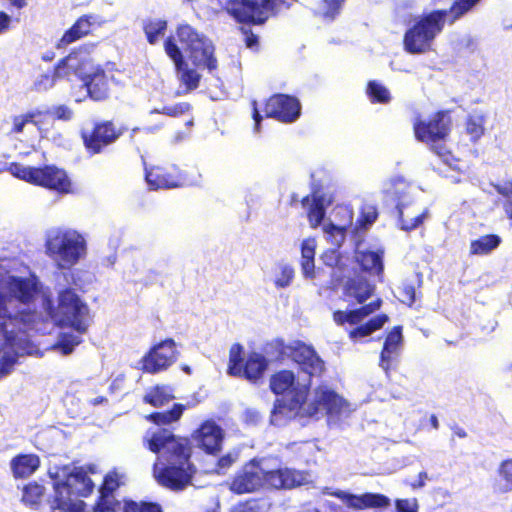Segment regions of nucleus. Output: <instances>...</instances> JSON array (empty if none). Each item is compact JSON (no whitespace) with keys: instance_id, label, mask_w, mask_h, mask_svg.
I'll list each match as a JSON object with an SVG mask.
<instances>
[{"instance_id":"nucleus-1","label":"nucleus","mask_w":512,"mask_h":512,"mask_svg":"<svg viewBox=\"0 0 512 512\" xmlns=\"http://www.w3.org/2000/svg\"><path fill=\"white\" fill-rule=\"evenodd\" d=\"M145 447L155 453H162L166 464L153 465V474L157 482L174 491L184 489L192 481L195 472L191 463L192 447L186 437L175 436L167 428L148 430L143 437Z\"/></svg>"},{"instance_id":"nucleus-2","label":"nucleus","mask_w":512,"mask_h":512,"mask_svg":"<svg viewBox=\"0 0 512 512\" xmlns=\"http://www.w3.org/2000/svg\"><path fill=\"white\" fill-rule=\"evenodd\" d=\"M302 472L291 468L264 470L261 460L253 458L244 463L229 483V490L237 495L253 493L262 488L292 489L303 484Z\"/></svg>"},{"instance_id":"nucleus-3","label":"nucleus","mask_w":512,"mask_h":512,"mask_svg":"<svg viewBox=\"0 0 512 512\" xmlns=\"http://www.w3.org/2000/svg\"><path fill=\"white\" fill-rule=\"evenodd\" d=\"M269 388L275 395L290 394L287 401L276 399L270 415L272 424H279L290 413L299 414L310 393V382L306 385L298 383L296 374L289 369H282L270 376Z\"/></svg>"},{"instance_id":"nucleus-4","label":"nucleus","mask_w":512,"mask_h":512,"mask_svg":"<svg viewBox=\"0 0 512 512\" xmlns=\"http://www.w3.org/2000/svg\"><path fill=\"white\" fill-rule=\"evenodd\" d=\"M7 170L16 178L34 186L54 191L60 195L73 192V185L67 172L54 164L39 167L23 166L18 162H11Z\"/></svg>"},{"instance_id":"nucleus-5","label":"nucleus","mask_w":512,"mask_h":512,"mask_svg":"<svg viewBox=\"0 0 512 512\" xmlns=\"http://www.w3.org/2000/svg\"><path fill=\"white\" fill-rule=\"evenodd\" d=\"M45 252L59 269H70L86 252L83 236L76 230L57 228L45 240Z\"/></svg>"},{"instance_id":"nucleus-6","label":"nucleus","mask_w":512,"mask_h":512,"mask_svg":"<svg viewBox=\"0 0 512 512\" xmlns=\"http://www.w3.org/2000/svg\"><path fill=\"white\" fill-rule=\"evenodd\" d=\"M452 120L447 111H436L428 119L417 118L413 122L416 140L428 145L429 149L444 160H448L451 152L446 141L451 133Z\"/></svg>"},{"instance_id":"nucleus-7","label":"nucleus","mask_w":512,"mask_h":512,"mask_svg":"<svg viewBox=\"0 0 512 512\" xmlns=\"http://www.w3.org/2000/svg\"><path fill=\"white\" fill-rule=\"evenodd\" d=\"M178 41L187 52L193 66L210 72L218 67L213 43L189 24H179L175 31Z\"/></svg>"},{"instance_id":"nucleus-8","label":"nucleus","mask_w":512,"mask_h":512,"mask_svg":"<svg viewBox=\"0 0 512 512\" xmlns=\"http://www.w3.org/2000/svg\"><path fill=\"white\" fill-rule=\"evenodd\" d=\"M127 131V126L113 119H100L93 121L90 128L81 129L79 136L86 153L94 156L115 145Z\"/></svg>"},{"instance_id":"nucleus-9","label":"nucleus","mask_w":512,"mask_h":512,"mask_svg":"<svg viewBox=\"0 0 512 512\" xmlns=\"http://www.w3.org/2000/svg\"><path fill=\"white\" fill-rule=\"evenodd\" d=\"M243 346L235 343L230 347L227 373L230 376L247 380L251 384H258L262 381L268 369L269 361L259 352H249L243 357Z\"/></svg>"},{"instance_id":"nucleus-10","label":"nucleus","mask_w":512,"mask_h":512,"mask_svg":"<svg viewBox=\"0 0 512 512\" xmlns=\"http://www.w3.org/2000/svg\"><path fill=\"white\" fill-rule=\"evenodd\" d=\"M58 309L62 320L80 334L89 327L87 318L89 307L83 302L73 288L67 287L58 293Z\"/></svg>"},{"instance_id":"nucleus-11","label":"nucleus","mask_w":512,"mask_h":512,"mask_svg":"<svg viewBox=\"0 0 512 512\" xmlns=\"http://www.w3.org/2000/svg\"><path fill=\"white\" fill-rule=\"evenodd\" d=\"M178 356L176 342L172 338H166L151 346L142 356L139 369L143 373L155 375L170 368Z\"/></svg>"},{"instance_id":"nucleus-12","label":"nucleus","mask_w":512,"mask_h":512,"mask_svg":"<svg viewBox=\"0 0 512 512\" xmlns=\"http://www.w3.org/2000/svg\"><path fill=\"white\" fill-rule=\"evenodd\" d=\"M286 349L288 357L302 373L308 375L309 380L313 377H321L325 372V362L312 345L297 340Z\"/></svg>"},{"instance_id":"nucleus-13","label":"nucleus","mask_w":512,"mask_h":512,"mask_svg":"<svg viewBox=\"0 0 512 512\" xmlns=\"http://www.w3.org/2000/svg\"><path fill=\"white\" fill-rule=\"evenodd\" d=\"M262 0H226L223 11L239 25H263L269 15L263 11Z\"/></svg>"},{"instance_id":"nucleus-14","label":"nucleus","mask_w":512,"mask_h":512,"mask_svg":"<svg viewBox=\"0 0 512 512\" xmlns=\"http://www.w3.org/2000/svg\"><path fill=\"white\" fill-rule=\"evenodd\" d=\"M265 117L273 118L282 123H293L301 115L299 100L287 94H273L264 102Z\"/></svg>"},{"instance_id":"nucleus-15","label":"nucleus","mask_w":512,"mask_h":512,"mask_svg":"<svg viewBox=\"0 0 512 512\" xmlns=\"http://www.w3.org/2000/svg\"><path fill=\"white\" fill-rule=\"evenodd\" d=\"M145 180L151 190H166L183 186L185 175L177 165L165 163L146 168Z\"/></svg>"},{"instance_id":"nucleus-16","label":"nucleus","mask_w":512,"mask_h":512,"mask_svg":"<svg viewBox=\"0 0 512 512\" xmlns=\"http://www.w3.org/2000/svg\"><path fill=\"white\" fill-rule=\"evenodd\" d=\"M163 46L166 55L174 63L180 82L188 91L197 89L200 84L201 75L197 72V68L188 67V64L184 60L183 53L176 43L175 37L172 35L168 36L164 40Z\"/></svg>"},{"instance_id":"nucleus-17","label":"nucleus","mask_w":512,"mask_h":512,"mask_svg":"<svg viewBox=\"0 0 512 512\" xmlns=\"http://www.w3.org/2000/svg\"><path fill=\"white\" fill-rule=\"evenodd\" d=\"M82 82L88 97L95 102L108 100L112 95L115 84L114 76L101 67H97L92 73L84 75Z\"/></svg>"},{"instance_id":"nucleus-18","label":"nucleus","mask_w":512,"mask_h":512,"mask_svg":"<svg viewBox=\"0 0 512 512\" xmlns=\"http://www.w3.org/2000/svg\"><path fill=\"white\" fill-rule=\"evenodd\" d=\"M121 475L116 470L109 471L99 488V496L94 505L95 512H119L123 502L114 497V492L121 486Z\"/></svg>"},{"instance_id":"nucleus-19","label":"nucleus","mask_w":512,"mask_h":512,"mask_svg":"<svg viewBox=\"0 0 512 512\" xmlns=\"http://www.w3.org/2000/svg\"><path fill=\"white\" fill-rule=\"evenodd\" d=\"M330 495L341 500L346 507L356 511L386 508L390 505V499L381 493L366 492L356 495L343 490H335Z\"/></svg>"},{"instance_id":"nucleus-20","label":"nucleus","mask_w":512,"mask_h":512,"mask_svg":"<svg viewBox=\"0 0 512 512\" xmlns=\"http://www.w3.org/2000/svg\"><path fill=\"white\" fill-rule=\"evenodd\" d=\"M224 435L222 427L214 420L208 419L200 424L193 438L206 454L217 455L222 449Z\"/></svg>"},{"instance_id":"nucleus-21","label":"nucleus","mask_w":512,"mask_h":512,"mask_svg":"<svg viewBox=\"0 0 512 512\" xmlns=\"http://www.w3.org/2000/svg\"><path fill=\"white\" fill-rule=\"evenodd\" d=\"M38 279L35 275L30 277L9 276L6 280V289L8 296L14 298L21 304H30L34 301L39 287Z\"/></svg>"},{"instance_id":"nucleus-22","label":"nucleus","mask_w":512,"mask_h":512,"mask_svg":"<svg viewBox=\"0 0 512 512\" xmlns=\"http://www.w3.org/2000/svg\"><path fill=\"white\" fill-rule=\"evenodd\" d=\"M48 512H84L85 503L74 500L59 480L53 482V494L47 496Z\"/></svg>"},{"instance_id":"nucleus-23","label":"nucleus","mask_w":512,"mask_h":512,"mask_svg":"<svg viewBox=\"0 0 512 512\" xmlns=\"http://www.w3.org/2000/svg\"><path fill=\"white\" fill-rule=\"evenodd\" d=\"M72 497H88L94 491V482L83 469L76 467L64 479L59 480Z\"/></svg>"},{"instance_id":"nucleus-24","label":"nucleus","mask_w":512,"mask_h":512,"mask_svg":"<svg viewBox=\"0 0 512 512\" xmlns=\"http://www.w3.org/2000/svg\"><path fill=\"white\" fill-rule=\"evenodd\" d=\"M96 24L98 23L95 16L91 14H84L80 16L74 24L64 32L57 43V47H65L90 35Z\"/></svg>"},{"instance_id":"nucleus-25","label":"nucleus","mask_w":512,"mask_h":512,"mask_svg":"<svg viewBox=\"0 0 512 512\" xmlns=\"http://www.w3.org/2000/svg\"><path fill=\"white\" fill-rule=\"evenodd\" d=\"M319 406H322L327 414L337 416L348 406V403L334 390L325 387L316 390L315 403L310 414L316 413Z\"/></svg>"},{"instance_id":"nucleus-26","label":"nucleus","mask_w":512,"mask_h":512,"mask_svg":"<svg viewBox=\"0 0 512 512\" xmlns=\"http://www.w3.org/2000/svg\"><path fill=\"white\" fill-rule=\"evenodd\" d=\"M374 292V286L363 277L350 278L344 287V295L353 300V304H363Z\"/></svg>"},{"instance_id":"nucleus-27","label":"nucleus","mask_w":512,"mask_h":512,"mask_svg":"<svg viewBox=\"0 0 512 512\" xmlns=\"http://www.w3.org/2000/svg\"><path fill=\"white\" fill-rule=\"evenodd\" d=\"M40 467L38 455L18 454L10 461V468L15 479H24L31 476Z\"/></svg>"},{"instance_id":"nucleus-28","label":"nucleus","mask_w":512,"mask_h":512,"mask_svg":"<svg viewBox=\"0 0 512 512\" xmlns=\"http://www.w3.org/2000/svg\"><path fill=\"white\" fill-rule=\"evenodd\" d=\"M402 343V327L395 326L387 334L382 351L380 353V366L388 371L391 368L393 355L398 351Z\"/></svg>"},{"instance_id":"nucleus-29","label":"nucleus","mask_w":512,"mask_h":512,"mask_svg":"<svg viewBox=\"0 0 512 512\" xmlns=\"http://www.w3.org/2000/svg\"><path fill=\"white\" fill-rule=\"evenodd\" d=\"M46 488L37 481H30L22 488L21 502L34 510H40L46 504Z\"/></svg>"},{"instance_id":"nucleus-30","label":"nucleus","mask_w":512,"mask_h":512,"mask_svg":"<svg viewBox=\"0 0 512 512\" xmlns=\"http://www.w3.org/2000/svg\"><path fill=\"white\" fill-rule=\"evenodd\" d=\"M311 199V203L307 208V218L311 228L315 229L321 225L326 215V208L324 204V196L318 192H313L311 195H307L302 198L301 203L303 206L308 205Z\"/></svg>"},{"instance_id":"nucleus-31","label":"nucleus","mask_w":512,"mask_h":512,"mask_svg":"<svg viewBox=\"0 0 512 512\" xmlns=\"http://www.w3.org/2000/svg\"><path fill=\"white\" fill-rule=\"evenodd\" d=\"M49 117L48 109H34L30 110L24 114L14 116L12 118V128L11 133L20 134L23 132L26 124H33L36 127L40 128Z\"/></svg>"},{"instance_id":"nucleus-32","label":"nucleus","mask_w":512,"mask_h":512,"mask_svg":"<svg viewBox=\"0 0 512 512\" xmlns=\"http://www.w3.org/2000/svg\"><path fill=\"white\" fill-rule=\"evenodd\" d=\"M388 320L389 318L386 314H378L377 316L369 319L366 323L351 329L348 332V336L352 341L368 337L375 331L380 330Z\"/></svg>"},{"instance_id":"nucleus-33","label":"nucleus","mask_w":512,"mask_h":512,"mask_svg":"<svg viewBox=\"0 0 512 512\" xmlns=\"http://www.w3.org/2000/svg\"><path fill=\"white\" fill-rule=\"evenodd\" d=\"M357 262L363 271L380 275L383 273V253L377 251H360L356 255Z\"/></svg>"},{"instance_id":"nucleus-34","label":"nucleus","mask_w":512,"mask_h":512,"mask_svg":"<svg viewBox=\"0 0 512 512\" xmlns=\"http://www.w3.org/2000/svg\"><path fill=\"white\" fill-rule=\"evenodd\" d=\"M502 239L497 234H486L470 242L469 254L484 256L499 247Z\"/></svg>"},{"instance_id":"nucleus-35","label":"nucleus","mask_w":512,"mask_h":512,"mask_svg":"<svg viewBox=\"0 0 512 512\" xmlns=\"http://www.w3.org/2000/svg\"><path fill=\"white\" fill-rule=\"evenodd\" d=\"M315 250L316 243L312 238L304 239L301 243V268L305 277L314 278L315 276Z\"/></svg>"},{"instance_id":"nucleus-36","label":"nucleus","mask_w":512,"mask_h":512,"mask_svg":"<svg viewBox=\"0 0 512 512\" xmlns=\"http://www.w3.org/2000/svg\"><path fill=\"white\" fill-rule=\"evenodd\" d=\"M185 410V406L181 403H175L171 409L161 412H152L145 416L146 420L158 425H168L173 422L178 421L183 412Z\"/></svg>"},{"instance_id":"nucleus-37","label":"nucleus","mask_w":512,"mask_h":512,"mask_svg":"<svg viewBox=\"0 0 512 512\" xmlns=\"http://www.w3.org/2000/svg\"><path fill=\"white\" fill-rule=\"evenodd\" d=\"M174 399L169 387L164 385H155L151 387L144 395L143 401L153 407H161Z\"/></svg>"},{"instance_id":"nucleus-38","label":"nucleus","mask_w":512,"mask_h":512,"mask_svg":"<svg viewBox=\"0 0 512 512\" xmlns=\"http://www.w3.org/2000/svg\"><path fill=\"white\" fill-rule=\"evenodd\" d=\"M398 211V227L405 231V232H411L415 229H417L419 226H421L425 220V218L428 215V211L424 210L422 213L417 214L416 216L410 217L408 215H405L404 208L405 205L398 204L396 206Z\"/></svg>"},{"instance_id":"nucleus-39","label":"nucleus","mask_w":512,"mask_h":512,"mask_svg":"<svg viewBox=\"0 0 512 512\" xmlns=\"http://www.w3.org/2000/svg\"><path fill=\"white\" fill-rule=\"evenodd\" d=\"M465 132L473 143L485 133V117L479 113L469 114L465 120Z\"/></svg>"},{"instance_id":"nucleus-40","label":"nucleus","mask_w":512,"mask_h":512,"mask_svg":"<svg viewBox=\"0 0 512 512\" xmlns=\"http://www.w3.org/2000/svg\"><path fill=\"white\" fill-rule=\"evenodd\" d=\"M77 62L78 58L74 54H69L62 58L54 67L53 79L69 78V76L76 71Z\"/></svg>"},{"instance_id":"nucleus-41","label":"nucleus","mask_w":512,"mask_h":512,"mask_svg":"<svg viewBox=\"0 0 512 512\" xmlns=\"http://www.w3.org/2000/svg\"><path fill=\"white\" fill-rule=\"evenodd\" d=\"M119 512H163V509L157 502L125 499Z\"/></svg>"},{"instance_id":"nucleus-42","label":"nucleus","mask_w":512,"mask_h":512,"mask_svg":"<svg viewBox=\"0 0 512 512\" xmlns=\"http://www.w3.org/2000/svg\"><path fill=\"white\" fill-rule=\"evenodd\" d=\"M167 29V21L162 19L148 20L143 25V30L149 44L157 43L160 36L164 35Z\"/></svg>"},{"instance_id":"nucleus-43","label":"nucleus","mask_w":512,"mask_h":512,"mask_svg":"<svg viewBox=\"0 0 512 512\" xmlns=\"http://www.w3.org/2000/svg\"><path fill=\"white\" fill-rule=\"evenodd\" d=\"M367 95L372 103L387 104L391 101L389 90L375 80L368 82Z\"/></svg>"},{"instance_id":"nucleus-44","label":"nucleus","mask_w":512,"mask_h":512,"mask_svg":"<svg viewBox=\"0 0 512 512\" xmlns=\"http://www.w3.org/2000/svg\"><path fill=\"white\" fill-rule=\"evenodd\" d=\"M81 342L82 339L79 336L71 333H61L58 341L54 345V348L58 349L63 355H69Z\"/></svg>"},{"instance_id":"nucleus-45","label":"nucleus","mask_w":512,"mask_h":512,"mask_svg":"<svg viewBox=\"0 0 512 512\" xmlns=\"http://www.w3.org/2000/svg\"><path fill=\"white\" fill-rule=\"evenodd\" d=\"M378 209L375 205L364 204L360 209L359 216L357 218V225L362 229H367L371 226L378 218Z\"/></svg>"},{"instance_id":"nucleus-46","label":"nucleus","mask_w":512,"mask_h":512,"mask_svg":"<svg viewBox=\"0 0 512 512\" xmlns=\"http://www.w3.org/2000/svg\"><path fill=\"white\" fill-rule=\"evenodd\" d=\"M495 190L504 198L502 207L507 217L512 220V181L495 185Z\"/></svg>"},{"instance_id":"nucleus-47","label":"nucleus","mask_w":512,"mask_h":512,"mask_svg":"<svg viewBox=\"0 0 512 512\" xmlns=\"http://www.w3.org/2000/svg\"><path fill=\"white\" fill-rule=\"evenodd\" d=\"M192 106L188 102H179L173 105H164L160 109H154L152 112L157 114H163L169 117H180L185 113L189 112Z\"/></svg>"},{"instance_id":"nucleus-48","label":"nucleus","mask_w":512,"mask_h":512,"mask_svg":"<svg viewBox=\"0 0 512 512\" xmlns=\"http://www.w3.org/2000/svg\"><path fill=\"white\" fill-rule=\"evenodd\" d=\"M333 320L339 326H343L346 323L356 325L362 321L356 309L349 311L336 310L333 312Z\"/></svg>"},{"instance_id":"nucleus-49","label":"nucleus","mask_w":512,"mask_h":512,"mask_svg":"<svg viewBox=\"0 0 512 512\" xmlns=\"http://www.w3.org/2000/svg\"><path fill=\"white\" fill-rule=\"evenodd\" d=\"M324 3L323 18L334 20L341 12L346 0H322Z\"/></svg>"},{"instance_id":"nucleus-50","label":"nucleus","mask_w":512,"mask_h":512,"mask_svg":"<svg viewBox=\"0 0 512 512\" xmlns=\"http://www.w3.org/2000/svg\"><path fill=\"white\" fill-rule=\"evenodd\" d=\"M263 11L266 15L276 14L283 9L289 8L294 0H262Z\"/></svg>"},{"instance_id":"nucleus-51","label":"nucleus","mask_w":512,"mask_h":512,"mask_svg":"<svg viewBox=\"0 0 512 512\" xmlns=\"http://www.w3.org/2000/svg\"><path fill=\"white\" fill-rule=\"evenodd\" d=\"M344 256L336 250H331L324 257V263L327 266L335 268L340 274L345 271L346 264L343 261Z\"/></svg>"},{"instance_id":"nucleus-52","label":"nucleus","mask_w":512,"mask_h":512,"mask_svg":"<svg viewBox=\"0 0 512 512\" xmlns=\"http://www.w3.org/2000/svg\"><path fill=\"white\" fill-rule=\"evenodd\" d=\"M47 109L49 111V116L54 120L70 121L74 116L73 110L64 104Z\"/></svg>"},{"instance_id":"nucleus-53","label":"nucleus","mask_w":512,"mask_h":512,"mask_svg":"<svg viewBox=\"0 0 512 512\" xmlns=\"http://www.w3.org/2000/svg\"><path fill=\"white\" fill-rule=\"evenodd\" d=\"M240 32L244 35V43L245 46L253 51H259V37L249 28H246L245 25H240Z\"/></svg>"},{"instance_id":"nucleus-54","label":"nucleus","mask_w":512,"mask_h":512,"mask_svg":"<svg viewBox=\"0 0 512 512\" xmlns=\"http://www.w3.org/2000/svg\"><path fill=\"white\" fill-rule=\"evenodd\" d=\"M237 460V454L227 453L221 456L216 464L215 471L217 474H224Z\"/></svg>"},{"instance_id":"nucleus-55","label":"nucleus","mask_w":512,"mask_h":512,"mask_svg":"<svg viewBox=\"0 0 512 512\" xmlns=\"http://www.w3.org/2000/svg\"><path fill=\"white\" fill-rule=\"evenodd\" d=\"M17 363L16 355H3L0 358V379L9 375Z\"/></svg>"},{"instance_id":"nucleus-56","label":"nucleus","mask_w":512,"mask_h":512,"mask_svg":"<svg viewBox=\"0 0 512 512\" xmlns=\"http://www.w3.org/2000/svg\"><path fill=\"white\" fill-rule=\"evenodd\" d=\"M294 277V270L290 266H284L281 268L280 276L274 281L275 286L278 288H285L290 285Z\"/></svg>"},{"instance_id":"nucleus-57","label":"nucleus","mask_w":512,"mask_h":512,"mask_svg":"<svg viewBox=\"0 0 512 512\" xmlns=\"http://www.w3.org/2000/svg\"><path fill=\"white\" fill-rule=\"evenodd\" d=\"M498 472L507 486L512 489V459L504 460L500 464Z\"/></svg>"},{"instance_id":"nucleus-58","label":"nucleus","mask_w":512,"mask_h":512,"mask_svg":"<svg viewBox=\"0 0 512 512\" xmlns=\"http://www.w3.org/2000/svg\"><path fill=\"white\" fill-rule=\"evenodd\" d=\"M402 302L411 306L416 300V290L413 283H404L401 287Z\"/></svg>"},{"instance_id":"nucleus-59","label":"nucleus","mask_w":512,"mask_h":512,"mask_svg":"<svg viewBox=\"0 0 512 512\" xmlns=\"http://www.w3.org/2000/svg\"><path fill=\"white\" fill-rule=\"evenodd\" d=\"M382 305V300L380 298H377L373 301H371L368 304L362 305L360 308H357L356 310L359 313L360 318L363 320L365 317L369 316L376 310H378Z\"/></svg>"},{"instance_id":"nucleus-60","label":"nucleus","mask_w":512,"mask_h":512,"mask_svg":"<svg viewBox=\"0 0 512 512\" xmlns=\"http://www.w3.org/2000/svg\"><path fill=\"white\" fill-rule=\"evenodd\" d=\"M233 512H259L256 500L250 499L239 503Z\"/></svg>"},{"instance_id":"nucleus-61","label":"nucleus","mask_w":512,"mask_h":512,"mask_svg":"<svg viewBox=\"0 0 512 512\" xmlns=\"http://www.w3.org/2000/svg\"><path fill=\"white\" fill-rule=\"evenodd\" d=\"M251 107H252V118L254 120V130L256 132H259L261 129V122H262L263 116L260 114V111L258 108V102L256 100L251 101Z\"/></svg>"},{"instance_id":"nucleus-62","label":"nucleus","mask_w":512,"mask_h":512,"mask_svg":"<svg viewBox=\"0 0 512 512\" xmlns=\"http://www.w3.org/2000/svg\"><path fill=\"white\" fill-rule=\"evenodd\" d=\"M325 233H327L329 236H336L338 235L341 240L344 239L345 236V227L337 226L333 223H329L324 227Z\"/></svg>"},{"instance_id":"nucleus-63","label":"nucleus","mask_w":512,"mask_h":512,"mask_svg":"<svg viewBox=\"0 0 512 512\" xmlns=\"http://www.w3.org/2000/svg\"><path fill=\"white\" fill-rule=\"evenodd\" d=\"M396 512H417L416 508H412L409 506V502L407 499H397L395 501Z\"/></svg>"},{"instance_id":"nucleus-64","label":"nucleus","mask_w":512,"mask_h":512,"mask_svg":"<svg viewBox=\"0 0 512 512\" xmlns=\"http://www.w3.org/2000/svg\"><path fill=\"white\" fill-rule=\"evenodd\" d=\"M10 24L11 17L7 13L0 11V34H3L9 30Z\"/></svg>"}]
</instances>
